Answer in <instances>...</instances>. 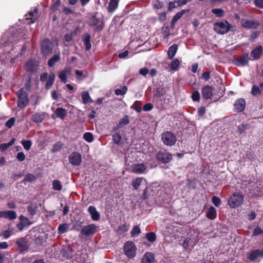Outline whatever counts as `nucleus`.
I'll list each match as a JSON object with an SVG mask.
<instances>
[{"instance_id": "nucleus-1", "label": "nucleus", "mask_w": 263, "mask_h": 263, "mask_svg": "<svg viewBox=\"0 0 263 263\" xmlns=\"http://www.w3.org/2000/svg\"><path fill=\"white\" fill-rule=\"evenodd\" d=\"M11 39L8 41L2 43L0 46V54H2V59H10L11 64L16 63L19 56L22 55L26 49L25 43L22 45L14 46Z\"/></svg>"}, {"instance_id": "nucleus-2", "label": "nucleus", "mask_w": 263, "mask_h": 263, "mask_svg": "<svg viewBox=\"0 0 263 263\" xmlns=\"http://www.w3.org/2000/svg\"><path fill=\"white\" fill-rule=\"evenodd\" d=\"M243 201V196L239 193H234L229 197L228 204L231 208L239 206Z\"/></svg>"}, {"instance_id": "nucleus-3", "label": "nucleus", "mask_w": 263, "mask_h": 263, "mask_svg": "<svg viewBox=\"0 0 263 263\" xmlns=\"http://www.w3.org/2000/svg\"><path fill=\"white\" fill-rule=\"evenodd\" d=\"M233 28L227 21L216 22L214 24V30L220 34L227 33Z\"/></svg>"}, {"instance_id": "nucleus-4", "label": "nucleus", "mask_w": 263, "mask_h": 263, "mask_svg": "<svg viewBox=\"0 0 263 263\" xmlns=\"http://www.w3.org/2000/svg\"><path fill=\"white\" fill-rule=\"evenodd\" d=\"M137 248L134 242L130 241L126 242L124 245L125 255L129 258H133L136 254Z\"/></svg>"}, {"instance_id": "nucleus-5", "label": "nucleus", "mask_w": 263, "mask_h": 263, "mask_svg": "<svg viewBox=\"0 0 263 263\" xmlns=\"http://www.w3.org/2000/svg\"><path fill=\"white\" fill-rule=\"evenodd\" d=\"M18 98L17 106L22 108L28 103V97L27 92L23 88L20 89L17 92Z\"/></svg>"}, {"instance_id": "nucleus-6", "label": "nucleus", "mask_w": 263, "mask_h": 263, "mask_svg": "<svg viewBox=\"0 0 263 263\" xmlns=\"http://www.w3.org/2000/svg\"><path fill=\"white\" fill-rule=\"evenodd\" d=\"M161 139L165 145L170 146L174 145L177 141L176 136L168 131L162 134Z\"/></svg>"}, {"instance_id": "nucleus-7", "label": "nucleus", "mask_w": 263, "mask_h": 263, "mask_svg": "<svg viewBox=\"0 0 263 263\" xmlns=\"http://www.w3.org/2000/svg\"><path fill=\"white\" fill-rule=\"evenodd\" d=\"M53 47V44L48 39H44L42 43L41 50L44 55L50 53Z\"/></svg>"}, {"instance_id": "nucleus-8", "label": "nucleus", "mask_w": 263, "mask_h": 263, "mask_svg": "<svg viewBox=\"0 0 263 263\" xmlns=\"http://www.w3.org/2000/svg\"><path fill=\"white\" fill-rule=\"evenodd\" d=\"M156 157L158 161L163 163H167L172 159V155L165 151L159 152Z\"/></svg>"}, {"instance_id": "nucleus-9", "label": "nucleus", "mask_w": 263, "mask_h": 263, "mask_svg": "<svg viewBox=\"0 0 263 263\" xmlns=\"http://www.w3.org/2000/svg\"><path fill=\"white\" fill-rule=\"evenodd\" d=\"M69 162L74 166H79L81 164V155L78 152H73L69 156Z\"/></svg>"}, {"instance_id": "nucleus-10", "label": "nucleus", "mask_w": 263, "mask_h": 263, "mask_svg": "<svg viewBox=\"0 0 263 263\" xmlns=\"http://www.w3.org/2000/svg\"><path fill=\"white\" fill-rule=\"evenodd\" d=\"M96 230L97 226L95 224H89L86 226H83L81 233L85 236H89L94 234Z\"/></svg>"}, {"instance_id": "nucleus-11", "label": "nucleus", "mask_w": 263, "mask_h": 263, "mask_svg": "<svg viewBox=\"0 0 263 263\" xmlns=\"http://www.w3.org/2000/svg\"><path fill=\"white\" fill-rule=\"evenodd\" d=\"M131 169L133 173L138 174H144L147 172V166L142 163L134 164Z\"/></svg>"}, {"instance_id": "nucleus-12", "label": "nucleus", "mask_w": 263, "mask_h": 263, "mask_svg": "<svg viewBox=\"0 0 263 263\" xmlns=\"http://www.w3.org/2000/svg\"><path fill=\"white\" fill-rule=\"evenodd\" d=\"M263 48L261 45H257L251 52L252 60H257L260 59L262 53Z\"/></svg>"}, {"instance_id": "nucleus-13", "label": "nucleus", "mask_w": 263, "mask_h": 263, "mask_svg": "<svg viewBox=\"0 0 263 263\" xmlns=\"http://www.w3.org/2000/svg\"><path fill=\"white\" fill-rule=\"evenodd\" d=\"M37 64L35 61L33 59L29 60L25 65V69L26 71L33 73L37 69Z\"/></svg>"}, {"instance_id": "nucleus-14", "label": "nucleus", "mask_w": 263, "mask_h": 263, "mask_svg": "<svg viewBox=\"0 0 263 263\" xmlns=\"http://www.w3.org/2000/svg\"><path fill=\"white\" fill-rule=\"evenodd\" d=\"M213 88L212 86L209 85L204 86L202 89L203 97L206 100L211 99L213 96Z\"/></svg>"}, {"instance_id": "nucleus-15", "label": "nucleus", "mask_w": 263, "mask_h": 263, "mask_svg": "<svg viewBox=\"0 0 263 263\" xmlns=\"http://www.w3.org/2000/svg\"><path fill=\"white\" fill-rule=\"evenodd\" d=\"M241 24L243 27L248 29H255L258 26L257 22L246 19H242Z\"/></svg>"}, {"instance_id": "nucleus-16", "label": "nucleus", "mask_w": 263, "mask_h": 263, "mask_svg": "<svg viewBox=\"0 0 263 263\" xmlns=\"http://www.w3.org/2000/svg\"><path fill=\"white\" fill-rule=\"evenodd\" d=\"M16 217V214L13 211H0V218L13 220Z\"/></svg>"}, {"instance_id": "nucleus-17", "label": "nucleus", "mask_w": 263, "mask_h": 263, "mask_svg": "<svg viewBox=\"0 0 263 263\" xmlns=\"http://www.w3.org/2000/svg\"><path fill=\"white\" fill-rule=\"evenodd\" d=\"M246 106V101L243 98H239L236 100L234 107L237 112H241L244 110Z\"/></svg>"}, {"instance_id": "nucleus-18", "label": "nucleus", "mask_w": 263, "mask_h": 263, "mask_svg": "<svg viewBox=\"0 0 263 263\" xmlns=\"http://www.w3.org/2000/svg\"><path fill=\"white\" fill-rule=\"evenodd\" d=\"M155 259L153 253L146 252L142 256L141 263H155Z\"/></svg>"}, {"instance_id": "nucleus-19", "label": "nucleus", "mask_w": 263, "mask_h": 263, "mask_svg": "<svg viewBox=\"0 0 263 263\" xmlns=\"http://www.w3.org/2000/svg\"><path fill=\"white\" fill-rule=\"evenodd\" d=\"M46 115V114L44 112H36L32 115L31 119L36 123H40L43 121Z\"/></svg>"}, {"instance_id": "nucleus-20", "label": "nucleus", "mask_w": 263, "mask_h": 263, "mask_svg": "<svg viewBox=\"0 0 263 263\" xmlns=\"http://www.w3.org/2000/svg\"><path fill=\"white\" fill-rule=\"evenodd\" d=\"M145 184L146 180L142 177H137L132 182V185L136 190H138L141 185Z\"/></svg>"}, {"instance_id": "nucleus-21", "label": "nucleus", "mask_w": 263, "mask_h": 263, "mask_svg": "<svg viewBox=\"0 0 263 263\" xmlns=\"http://www.w3.org/2000/svg\"><path fill=\"white\" fill-rule=\"evenodd\" d=\"M249 60V54L248 53H246L243 55L239 57L236 61L237 62L238 66H244L248 64Z\"/></svg>"}, {"instance_id": "nucleus-22", "label": "nucleus", "mask_w": 263, "mask_h": 263, "mask_svg": "<svg viewBox=\"0 0 263 263\" xmlns=\"http://www.w3.org/2000/svg\"><path fill=\"white\" fill-rule=\"evenodd\" d=\"M88 211L91 215V218L94 221H98L100 218L99 213L97 211L96 208L93 206H89Z\"/></svg>"}, {"instance_id": "nucleus-23", "label": "nucleus", "mask_w": 263, "mask_h": 263, "mask_svg": "<svg viewBox=\"0 0 263 263\" xmlns=\"http://www.w3.org/2000/svg\"><path fill=\"white\" fill-rule=\"evenodd\" d=\"M71 68H65L63 71L59 74V77L61 80L64 83L67 82V78L71 73Z\"/></svg>"}, {"instance_id": "nucleus-24", "label": "nucleus", "mask_w": 263, "mask_h": 263, "mask_svg": "<svg viewBox=\"0 0 263 263\" xmlns=\"http://www.w3.org/2000/svg\"><path fill=\"white\" fill-rule=\"evenodd\" d=\"M91 36L88 33H85L83 36L82 41L85 46L87 51L89 50L91 48V44L90 43Z\"/></svg>"}, {"instance_id": "nucleus-25", "label": "nucleus", "mask_w": 263, "mask_h": 263, "mask_svg": "<svg viewBox=\"0 0 263 263\" xmlns=\"http://www.w3.org/2000/svg\"><path fill=\"white\" fill-rule=\"evenodd\" d=\"M258 257H263V249L254 250L248 256V258L252 261L255 260Z\"/></svg>"}, {"instance_id": "nucleus-26", "label": "nucleus", "mask_w": 263, "mask_h": 263, "mask_svg": "<svg viewBox=\"0 0 263 263\" xmlns=\"http://www.w3.org/2000/svg\"><path fill=\"white\" fill-rule=\"evenodd\" d=\"M37 14V9L35 8L33 12H30L26 16V20H31V22H29L28 24H32L34 23Z\"/></svg>"}, {"instance_id": "nucleus-27", "label": "nucleus", "mask_w": 263, "mask_h": 263, "mask_svg": "<svg viewBox=\"0 0 263 263\" xmlns=\"http://www.w3.org/2000/svg\"><path fill=\"white\" fill-rule=\"evenodd\" d=\"M217 211L215 208L211 206L209 208L206 214V217L211 220H214L216 217Z\"/></svg>"}, {"instance_id": "nucleus-28", "label": "nucleus", "mask_w": 263, "mask_h": 263, "mask_svg": "<svg viewBox=\"0 0 263 263\" xmlns=\"http://www.w3.org/2000/svg\"><path fill=\"white\" fill-rule=\"evenodd\" d=\"M191 0H178L174 2H170L169 3V7L170 8H176L185 5L187 2Z\"/></svg>"}, {"instance_id": "nucleus-29", "label": "nucleus", "mask_w": 263, "mask_h": 263, "mask_svg": "<svg viewBox=\"0 0 263 263\" xmlns=\"http://www.w3.org/2000/svg\"><path fill=\"white\" fill-rule=\"evenodd\" d=\"M81 97L83 104H87L92 103V100L90 97L87 91L82 92L81 93Z\"/></svg>"}, {"instance_id": "nucleus-30", "label": "nucleus", "mask_w": 263, "mask_h": 263, "mask_svg": "<svg viewBox=\"0 0 263 263\" xmlns=\"http://www.w3.org/2000/svg\"><path fill=\"white\" fill-rule=\"evenodd\" d=\"M54 114L56 116L61 119H64L65 116L67 115V111L64 108H57L54 111Z\"/></svg>"}, {"instance_id": "nucleus-31", "label": "nucleus", "mask_w": 263, "mask_h": 263, "mask_svg": "<svg viewBox=\"0 0 263 263\" xmlns=\"http://www.w3.org/2000/svg\"><path fill=\"white\" fill-rule=\"evenodd\" d=\"M178 49V45L174 44L170 46L167 51L168 57L170 59H172L174 57Z\"/></svg>"}, {"instance_id": "nucleus-32", "label": "nucleus", "mask_w": 263, "mask_h": 263, "mask_svg": "<svg viewBox=\"0 0 263 263\" xmlns=\"http://www.w3.org/2000/svg\"><path fill=\"white\" fill-rule=\"evenodd\" d=\"M119 0H110L108 7V11L114 12L118 7Z\"/></svg>"}, {"instance_id": "nucleus-33", "label": "nucleus", "mask_w": 263, "mask_h": 263, "mask_svg": "<svg viewBox=\"0 0 263 263\" xmlns=\"http://www.w3.org/2000/svg\"><path fill=\"white\" fill-rule=\"evenodd\" d=\"M60 59V54H55L48 62L49 67H53L54 64L59 61Z\"/></svg>"}, {"instance_id": "nucleus-34", "label": "nucleus", "mask_w": 263, "mask_h": 263, "mask_svg": "<svg viewBox=\"0 0 263 263\" xmlns=\"http://www.w3.org/2000/svg\"><path fill=\"white\" fill-rule=\"evenodd\" d=\"M122 136L120 133L117 132L112 135V141L115 144L121 146Z\"/></svg>"}, {"instance_id": "nucleus-35", "label": "nucleus", "mask_w": 263, "mask_h": 263, "mask_svg": "<svg viewBox=\"0 0 263 263\" xmlns=\"http://www.w3.org/2000/svg\"><path fill=\"white\" fill-rule=\"evenodd\" d=\"M185 12V10H182L179 12H178L177 14H175V15L173 17L172 21H171V25L174 26L176 24V23L177 22L178 20H179L182 16L183 15V14Z\"/></svg>"}, {"instance_id": "nucleus-36", "label": "nucleus", "mask_w": 263, "mask_h": 263, "mask_svg": "<svg viewBox=\"0 0 263 263\" xmlns=\"http://www.w3.org/2000/svg\"><path fill=\"white\" fill-rule=\"evenodd\" d=\"M54 79H55V76L54 74H51L49 76V77L47 81L46 84V89H48L51 87V86L53 85V82L54 81Z\"/></svg>"}, {"instance_id": "nucleus-37", "label": "nucleus", "mask_w": 263, "mask_h": 263, "mask_svg": "<svg viewBox=\"0 0 263 263\" xmlns=\"http://www.w3.org/2000/svg\"><path fill=\"white\" fill-rule=\"evenodd\" d=\"M37 209L35 203H31L28 206V211L30 215H34L36 213Z\"/></svg>"}, {"instance_id": "nucleus-38", "label": "nucleus", "mask_w": 263, "mask_h": 263, "mask_svg": "<svg viewBox=\"0 0 263 263\" xmlns=\"http://www.w3.org/2000/svg\"><path fill=\"white\" fill-rule=\"evenodd\" d=\"M69 228V225L67 223L61 224L59 226L58 233L60 234L66 232Z\"/></svg>"}, {"instance_id": "nucleus-39", "label": "nucleus", "mask_w": 263, "mask_h": 263, "mask_svg": "<svg viewBox=\"0 0 263 263\" xmlns=\"http://www.w3.org/2000/svg\"><path fill=\"white\" fill-rule=\"evenodd\" d=\"M128 117L127 115H125L118 123L117 127L118 128H120L124 125H127L129 123Z\"/></svg>"}, {"instance_id": "nucleus-40", "label": "nucleus", "mask_w": 263, "mask_h": 263, "mask_svg": "<svg viewBox=\"0 0 263 263\" xmlns=\"http://www.w3.org/2000/svg\"><path fill=\"white\" fill-rule=\"evenodd\" d=\"M52 187L54 190L61 191L62 189V186L59 180H54L52 182Z\"/></svg>"}, {"instance_id": "nucleus-41", "label": "nucleus", "mask_w": 263, "mask_h": 263, "mask_svg": "<svg viewBox=\"0 0 263 263\" xmlns=\"http://www.w3.org/2000/svg\"><path fill=\"white\" fill-rule=\"evenodd\" d=\"M127 91V87L126 86H123L120 88H118L115 90V94L119 96H123L126 93Z\"/></svg>"}, {"instance_id": "nucleus-42", "label": "nucleus", "mask_w": 263, "mask_h": 263, "mask_svg": "<svg viewBox=\"0 0 263 263\" xmlns=\"http://www.w3.org/2000/svg\"><path fill=\"white\" fill-rule=\"evenodd\" d=\"M146 238L151 242H154L156 239V235L154 232H149L146 234Z\"/></svg>"}, {"instance_id": "nucleus-43", "label": "nucleus", "mask_w": 263, "mask_h": 263, "mask_svg": "<svg viewBox=\"0 0 263 263\" xmlns=\"http://www.w3.org/2000/svg\"><path fill=\"white\" fill-rule=\"evenodd\" d=\"M83 138L88 142H91L93 141V137L92 134L89 132H86L83 135Z\"/></svg>"}, {"instance_id": "nucleus-44", "label": "nucleus", "mask_w": 263, "mask_h": 263, "mask_svg": "<svg viewBox=\"0 0 263 263\" xmlns=\"http://www.w3.org/2000/svg\"><path fill=\"white\" fill-rule=\"evenodd\" d=\"M20 221L26 227L29 226L31 225V223L30 222L29 219L23 215H21L20 216Z\"/></svg>"}, {"instance_id": "nucleus-45", "label": "nucleus", "mask_w": 263, "mask_h": 263, "mask_svg": "<svg viewBox=\"0 0 263 263\" xmlns=\"http://www.w3.org/2000/svg\"><path fill=\"white\" fill-rule=\"evenodd\" d=\"M63 146V144L61 142H57L53 146L51 151L53 153H56L60 151Z\"/></svg>"}, {"instance_id": "nucleus-46", "label": "nucleus", "mask_w": 263, "mask_h": 263, "mask_svg": "<svg viewBox=\"0 0 263 263\" xmlns=\"http://www.w3.org/2000/svg\"><path fill=\"white\" fill-rule=\"evenodd\" d=\"M21 144L23 146L24 148L27 151H29L32 145V142L30 140H23L21 142Z\"/></svg>"}, {"instance_id": "nucleus-47", "label": "nucleus", "mask_w": 263, "mask_h": 263, "mask_svg": "<svg viewBox=\"0 0 263 263\" xmlns=\"http://www.w3.org/2000/svg\"><path fill=\"white\" fill-rule=\"evenodd\" d=\"M179 64L180 63L178 59L173 60L170 65L171 69L173 70H177L179 66Z\"/></svg>"}, {"instance_id": "nucleus-48", "label": "nucleus", "mask_w": 263, "mask_h": 263, "mask_svg": "<svg viewBox=\"0 0 263 263\" xmlns=\"http://www.w3.org/2000/svg\"><path fill=\"white\" fill-rule=\"evenodd\" d=\"M36 179V177L33 174H28L24 178V182H32Z\"/></svg>"}, {"instance_id": "nucleus-49", "label": "nucleus", "mask_w": 263, "mask_h": 263, "mask_svg": "<svg viewBox=\"0 0 263 263\" xmlns=\"http://www.w3.org/2000/svg\"><path fill=\"white\" fill-rule=\"evenodd\" d=\"M212 12L218 17H222L223 16V11L221 9H213L212 10Z\"/></svg>"}, {"instance_id": "nucleus-50", "label": "nucleus", "mask_w": 263, "mask_h": 263, "mask_svg": "<svg viewBox=\"0 0 263 263\" xmlns=\"http://www.w3.org/2000/svg\"><path fill=\"white\" fill-rule=\"evenodd\" d=\"M141 233V230L138 226H135L132 231L131 235L133 237L138 235Z\"/></svg>"}, {"instance_id": "nucleus-51", "label": "nucleus", "mask_w": 263, "mask_h": 263, "mask_svg": "<svg viewBox=\"0 0 263 263\" xmlns=\"http://www.w3.org/2000/svg\"><path fill=\"white\" fill-rule=\"evenodd\" d=\"M17 245L21 248H25L26 247V241L25 238H20L16 241Z\"/></svg>"}, {"instance_id": "nucleus-52", "label": "nucleus", "mask_w": 263, "mask_h": 263, "mask_svg": "<svg viewBox=\"0 0 263 263\" xmlns=\"http://www.w3.org/2000/svg\"><path fill=\"white\" fill-rule=\"evenodd\" d=\"M212 201L214 205L216 207L219 206L221 203L220 199L216 196H214L212 197Z\"/></svg>"}, {"instance_id": "nucleus-53", "label": "nucleus", "mask_w": 263, "mask_h": 263, "mask_svg": "<svg viewBox=\"0 0 263 263\" xmlns=\"http://www.w3.org/2000/svg\"><path fill=\"white\" fill-rule=\"evenodd\" d=\"M15 119L13 117L9 119L5 123V125L8 128H11L14 124Z\"/></svg>"}, {"instance_id": "nucleus-54", "label": "nucleus", "mask_w": 263, "mask_h": 263, "mask_svg": "<svg viewBox=\"0 0 263 263\" xmlns=\"http://www.w3.org/2000/svg\"><path fill=\"white\" fill-rule=\"evenodd\" d=\"M260 93V90L256 85H253L252 88L251 93L253 96H257Z\"/></svg>"}, {"instance_id": "nucleus-55", "label": "nucleus", "mask_w": 263, "mask_h": 263, "mask_svg": "<svg viewBox=\"0 0 263 263\" xmlns=\"http://www.w3.org/2000/svg\"><path fill=\"white\" fill-rule=\"evenodd\" d=\"M192 98L194 101H199L200 100L199 92L197 90L194 91L192 93Z\"/></svg>"}, {"instance_id": "nucleus-56", "label": "nucleus", "mask_w": 263, "mask_h": 263, "mask_svg": "<svg viewBox=\"0 0 263 263\" xmlns=\"http://www.w3.org/2000/svg\"><path fill=\"white\" fill-rule=\"evenodd\" d=\"M247 129V125L241 124V125H239L237 127L238 132L240 134L245 133Z\"/></svg>"}, {"instance_id": "nucleus-57", "label": "nucleus", "mask_w": 263, "mask_h": 263, "mask_svg": "<svg viewBox=\"0 0 263 263\" xmlns=\"http://www.w3.org/2000/svg\"><path fill=\"white\" fill-rule=\"evenodd\" d=\"M60 5V0H55L53 2V4L51 6L50 8L52 11H54L57 10V9Z\"/></svg>"}, {"instance_id": "nucleus-58", "label": "nucleus", "mask_w": 263, "mask_h": 263, "mask_svg": "<svg viewBox=\"0 0 263 263\" xmlns=\"http://www.w3.org/2000/svg\"><path fill=\"white\" fill-rule=\"evenodd\" d=\"M25 155L23 152H19L17 154L16 159L19 161H23L25 159Z\"/></svg>"}, {"instance_id": "nucleus-59", "label": "nucleus", "mask_w": 263, "mask_h": 263, "mask_svg": "<svg viewBox=\"0 0 263 263\" xmlns=\"http://www.w3.org/2000/svg\"><path fill=\"white\" fill-rule=\"evenodd\" d=\"M153 108V105L151 103L145 104L143 108V109L145 111H148L151 110Z\"/></svg>"}, {"instance_id": "nucleus-60", "label": "nucleus", "mask_w": 263, "mask_h": 263, "mask_svg": "<svg viewBox=\"0 0 263 263\" xmlns=\"http://www.w3.org/2000/svg\"><path fill=\"white\" fill-rule=\"evenodd\" d=\"M10 147L8 143H3L0 145V149L1 152H5Z\"/></svg>"}, {"instance_id": "nucleus-61", "label": "nucleus", "mask_w": 263, "mask_h": 263, "mask_svg": "<svg viewBox=\"0 0 263 263\" xmlns=\"http://www.w3.org/2000/svg\"><path fill=\"white\" fill-rule=\"evenodd\" d=\"M263 233V231L259 227L256 228L253 232V236H257L259 234H261Z\"/></svg>"}, {"instance_id": "nucleus-62", "label": "nucleus", "mask_w": 263, "mask_h": 263, "mask_svg": "<svg viewBox=\"0 0 263 263\" xmlns=\"http://www.w3.org/2000/svg\"><path fill=\"white\" fill-rule=\"evenodd\" d=\"M159 19L161 22H164L166 20V13L162 12L159 14Z\"/></svg>"}, {"instance_id": "nucleus-63", "label": "nucleus", "mask_w": 263, "mask_h": 263, "mask_svg": "<svg viewBox=\"0 0 263 263\" xmlns=\"http://www.w3.org/2000/svg\"><path fill=\"white\" fill-rule=\"evenodd\" d=\"M190 240H191L190 239H189L188 238H186L184 240L183 243H182V246L184 249H186L188 248V247H189V243L190 242Z\"/></svg>"}, {"instance_id": "nucleus-64", "label": "nucleus", "mask_w": 263, "mask_h": 263, "mask_svg": "<svg viewBox=\"0 0 263 263\" xmlns=\"http://www.w3.org/2000/svg\"><path fill=\"white\" fill-rule=\"evenodd\" d=\"M65 40L66 41L69 42H70L73 39V35L71 33H66L64 36Z\"/></svg>"}]
</instances>
